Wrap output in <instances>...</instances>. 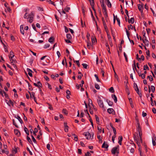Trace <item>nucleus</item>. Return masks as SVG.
Listing matches in <instances>:
<instances>
[{"label":"nucleus","instance_id":"obj_30","mask_svg":"<svg viewBox=\"0 0 156 156\" xmlns=\"http://www.w3.org/2000/svg\"><path fill=\"white\" fill-rule=\"evenodd\" d=\"M102 2L101 1H100V2L101 3V7H102V8L106 7V6L104 3V0H102Z\"/></svg>","mask_w":156,"mask_h":156},{"label":"nucleus","instance_id":"obj_12","mask_svg":"<svg viewBox=\"0 0 156 156\" xmlns=\"http://www.w3.org/2000/svg\"><path fill=\"white\" fill-rule=\"evenodd\" d=\"M118 140H119V141H118L119 144V145H122V136H119L118 137Z\"/></svg>","mask_w":156,"mask_h":156},{"label":"nucleus","instance_id":"obj_17","mask_svg":"<svg viewBox=\"0 0 156 156\" xmlns=\"http://www.w3.org/2000/svg\"><path fill=\"white\" fill-rule=\"evenodd\" d=\"M134 18L133 17L131 18L130 20L129 19L128 22L129 23L133 24L134 22Z\"/></svg>","mask_w":156,"mask_h":156},{"label":"nucleus","instance_id":"obj_34","mask_svg":"<svg viewBox=\"0 0 156 156\" xmlns=\"http://www.w3.org/2000/svg\"><path fill=\"white\" fill-rule=\"evenodd\" d=\"M83 67L86 69H87L88 68V65L86 64L83 63L82 64Z\"/></svg>","mask_w":156,"mask_h":156},{"label":"nucleus","instance_id":"obj_57","mask_svg":"<svg viewBox=\"0 0 156 156\" xmlns=\"http://www.w3.org/2000/svg\"><path fill=\"white\" fill-rule=\"evenodd\" d=\"M146 69L149 70V68L147 65H145L144 66V70H146Z\"/></svg>","mask_w":156,"mask_h":156},{"label":"nucleus","instance_id":"obj_61","mask_svg":"<svg viewBox=\"0 0 156 156\" xmlns=\"http://www.w3.org/2000/svg\"><path fill=\"white\" fill-rule=\"evenodd\" d=\"M104 27L105 28V31L106 32H108V27H107V25L104 26Z\"/></svg>","mask_w":156,"mask_h":156},{"label":"nucleus","instance_id":"obj_52","mask_svg":"<svg viewBox=\"0 0 156 156\" xmlns=\"http://www.w3.org/2000/svg\"><path fill=\"white\" fill-rule=\"evenodd\" d=\"M94 76L95 77V78H96L97 81L98 82H100V80L99 79L98 76L96 74H95Z\"/></svg>","mask_w":156,"mask_h":156},{"label":"nucleus","instance_id":"obj_7","mask_svg":"<svg viewBox=\"0 0 156 156\" xmlns=\"http://www.w3.org/2000/svg\"><path fill=\"white\" fill-rule=\"evenodd\" d=\"M137 127L136 128L137 131L139 133V135H141V134H142V132L141 130V128L140 126V125L137 126Z\"/></svg>","mask_w":156,"mask_h":156},{"label":"nucleus","instance_id":"obj_49","mask_svg":"<svg viewBox=\"0 0 156 156\" xmlns=\"http://www.w3.org/2000/svg\"><path fill=\"white\" fill-rule=\"evenodd\" d=\"M116 20L118 22V25H119V27H120V20L119 19V18H118L117 17V16H116Z\"/></svg>","mask_w":156,"mask_h":156},{"label":"nucleus","instance_id":"obj_50","mask_svg":"<svg viewBox=\"0 0 156 156\" xmlns=\"http://www.w3.org/2000/svg\"><path fill=\"white\" fill-rule=\"evenodd\" d=\"M114 76L115 78L118 81V77L116 73L115 70H114Z\"/></svg>","mask_w":156,"mask_h":156},{"label":"nucleus","instance_id":"obj_37","mask_svg":"<svg viewBox=\"0 0 156 156\" xmlns=\"http://www.w3.org/2000/svg\"><path fill=\"white\" fill-rule=\"evenodd\" d=\"M1 151H2V153H5L7 154H8L9 153V151H8L7 150L5 151V150H2Z\"/></svg>","mask_w":156,"mask_h":156},{"label":"nucleus","instance_id":"obj_29","mask_svg":"<svg viewBox=\"0 0 156 156\" xmlns=\"http://www.w3.org/2000/svg\"><path fill=\"white\" fill-rule=\"evenodd\" d=\"M46 1L47 2H48L49 4H52L54 6L55 5V3L52 2L51 0H46Z\"/></svg>","mask_w":156,"mask_h":156},{"label":"nucleus","instance_id":"obj_27","mask_svg":"<svg viewBox=\"0 0 156 156\" xmlns=\"http://www.w3.org/2000/svg\"><path fill=\"white\" fill-rule=\"evenodd\" d=\"M95 116L97 123V124H99L100 123V120L99 117L96 115H95Z\"/></svg>","mask_w":156,"mask_h":156},{"label":"nucleus","instance_id":"obj_60","mask_svg":"<svg viewBox=\"0 0 156 156\" xmlns=\"http://www.w3.org/2000/svg\"><path fill=\"white\" fill-rule=\"evenodd\" d=\"M150 100H151V105L152 106H154V103H153V99H152V98H150Z\"/></svg>","mask_w":156,"mask_h":156},{"label":"nucleus","instance_id":"obj_23","mask_svg":"<svg viewBox=\"0 0 156 156\" xmlns=\"http://www.w3.org/2000/svg\"><path fill=\"white\" fill-rule=\"evenodd\" d=\"M20 30L21 33L23 35L24 34V30H23V27L22 25L20 26Z\"/></svg>","mask_w":156,"mask_h":156},{"label":"nucleus","instance_id":"obj_4","mask_svg":"<svg viewBox=\"0 0 156 156\" xmlns=\"http://www.w3.org/2000/svg\"><path fill=\"white\" fill-rule=\"evenodd\" d=\"M134 148H136L135 145L134 143L130 144V145H128V148L130 150L131 153H133L135 151Z\"/></svg>","mask_w":156,"mask_h":156},{"label":"nucleus","instance_id":"obj_1","mask_svg":"<svg viewBox=\"0 0 156 156\" xmlns=\"http://www.w3.org/2000/svg\"><path fill=\"white\" fill-rule=\"evenodd\" d=\"M139 136L140 138H139V136H136L135 135H134V138L135 140V141H136V143H137L138 145L139 146L140 144V143L139 142L140 141L141 142L142 141V134H141V135H139Z\"/></svg>","mask_w":156,"mask_h":156},{"label":"nucleus","instance_id":"obj_26","mask_svg":"<svg viewBox=\"0 0 156 156\" xmlns=\"http://www.w3.org/2000/svg\"><path fill=\"white\" fill-rule=\"evenodd\" d=\"M14 132L16 135H17L18 136L20 135V133L17 129H14Z\"/></svg>","mask_w":156,"mask_h":156},{"label":"nucleus","instance_id":"obj_56","mask_svg":"<svg viewBox=\"0 0 156 156\" xmlns=\"http://www.w3.org/2000/svg\"><path fill=\"white\" fill-rule=\"evenodd\" d=\"M125 29L126 31V34L127 35V36L128 38H129V32L128 31L127 29L126 28H125Z\"/></svg>","mask_w":156,"mask_h":156},{"label":"nucleus","instance_id":"obj_8","mask_svg":"<svg viewBox=\"0 0 156 156\" xmlns=\"http://www.w3.org/2000/svg\"><path fill=\"white\" fill-rule=\"evenodd\" d=\"M34 85L35 86L39 88V89L40 88V87H42V85L41 83L40 82V81H38L37 82V83H34Z\"/></svg>","mask_w":156,"mask_h":156},{"label":"nucleus","instance_id":"obj_62","mask_svg":"<svg viewBox=\"0 0 156 156\" xmlns=\"http://www.w3.org/2000/svg\"><path fill=\"white\" fill-rule=\"evenodd\" d=\"M136 59L138 60L139 61H141V58H139V55L138 54L136 55Z\"/></svg>","mask_w":156,"mask_h":156},{"label":"nucleus","instance_id":"obj_14","mask_svg":"<svg viewBox=\"0 0 156 156\" xmlns=\"http://www.w3.org/2000/svg\"><path fill=\"white\" fill-rule=\"evenodd\" d=\"M133 71L134 72H135L134 71V69H135L136 71H137L136 67V63H135V60H134L133 61Z\"/></svg>","mask_w":156,"mask_h":156},{"label":"nucleus","instance_id":"obj_59","mask_svg":"<svg viewBox=\"0 0 156 156\" xmlns=\"http://www.w3.org/2000/svg\"><path fill=\"white\" fill-rule=\"evenodd\" d=\"M150 9H151V11L153 13V15L155 17H156V14L155 13V12L153 10V9L151 8H150Z\"/></svg>","mask_w":156,"mask_h":156},{"label":"nucleus","instance_id":"obj_32","mask_svg":"<svg viewBox=\"0 0 156 156\" xmlns=\"http://www.w3.org/2000/svg\"><path fill=\"white\" fill-rule=\"evenodd\" d=\"M72 136H73V137H74L75 140L76 141H77L78 140V137L75 134H73Z\"/></svg>","mask_w":156,"mask_h":156},{"label":"nucleus","instance_id":"obj_51","mask_svg":"<svg viewBox=\"0 0 156 156\" xmlns=\"http://www.w3.org/2000/svg\"><path fill=\"white\" fill-rule=\"evenodd\" d=\"M102 9L103 10L104 13H106V12L107 13V11L106 7L102 8Z\"/></svg>","mask_w":156,"mask_h":156},{"label":"nucleus","instance_id":"obj_58","mask_svg":"<svg viewBox=\"0 0 156 156\" xmlns=\"http://www.w3.org/2000/svg\"><path fill=\"white\" fill-rule=\"evenodd\" d=\"M123 54H124V56L125 57V59H126V61L127 62L128 61V58H127V56L126 53L125 52H124Z\"/></svg>","mask_w":156,"mask_h":156},{"label":"nucleus","instance_id":"obj_2","mask_svg":"<svg viewBox=\"0 0 156 156\" xmlns=\"http://www.w3.org/2000/svg\"><path fill=\"white\" fill-rule=\"evenodd\" d=\"M111 153L113 154H115L116 153L118 154L119 153V147L118 145L113 147L111 150Z\"/></svg>","mask_w":156,"mask_h":156},{"label":"nucleus","instance_id":"obj_15","mask_svg":"<svg viewBox=\"0 0 156 156\" xmlns=\"http://www.w3.org/2000/svg\"><path fill=\"white\" fill-rule=\"evenodd\" d=\"M112 97L113 98V99L114 100V101L115 103H116L117 99V98L116 95L115 94L112 95Z\"/></svg>","mask_w":156,"mask_h":156},{"label":"nucleus","instance_id":"obj_36","mask_svg":"<svg viewBox=\"0 0 156 156\" xmlns=\"http://www.w3.org/2000/svg\"><path fill=\"white\" fill-rule=\"evenodd\" d=\"M90 2V4L91 6L92 7L94 6V0H92V1H90V0H89Z\"/></svg>","mask_w":156,"mask_h":156},{"label":"nucleus","instance_id":"obj_20","mask_svg":"<svg viewBox=\"0 0 156 156\" xmlns=\"http://www.w3.org/2000/svg\"><path fill=\"white\" fill-rule=\"evenodd\" d=\"M54 40V38L52 37H51L48 39V41L50 43H52Z\"/></svg>","mask_w":156,"mask_h":156},{"label":"nucleus","instance_id":"obj_3","mask_svg":"<svg viewBox=\"0 0 156 156\" xmlns=\"http://www.w3.org/2000/svg\"><path fill=\"white\" fill-rule=\"evenodd\" d=\"M84 135L86 137V138L87 139H93L94 136V133H93L90 134L88 132H86L84 133Z\"/></svg>","mask_w":156,"mask_h":156},{"label":"nucleus","instance_id":"obj_18","mask_svg":"<svg viewBox=\"0 0 156 156\" xmlns=\"http://www.w3.org/2000/svg\"><path fill=\"white\" fill-rule=\"evenodd\" d=\"M27 16H28V17L27 18V19H29V18H30V17H34V14L33 12H31L30 13L29 15H27Z\"/></svg>","mask_w":156,"mask_h":156},{"label":"nucleus","instance_id":"obj_22","mask_svg":"<svg viewBox=\"0 0 156 156\" xmlns=\"http://www.w3.org/2000/svg\"><path fill=\"white\" fill-rule=\"evenodd\" d=\"M107 111L109 114L112 113L113 112H114V109L112 108H108L107 110Z\"/></svg>","mask_w":156,"mask_h":156},{"label":"nucleus","instance_id":"obj_63","mask_svg":"<svg viewBox=\"0 0 156 156\" xmlns=\"http://www.w3.org/2000/svg\"><path fill=\"white\" fill-rule=\"evenodd\" d=\"M50 46V45L49 44H45L44 46V48H48Z\"/></svg>","mask_w":156,"mask_h":156},{"label":"nucleus","instance_id":"obj_46","mask_svg":"<svg viewBox=\"0 0 156 156\" xmlns=\"http://www.w3.org/2000/svg\"><path fill=\"white\" fill-rule=\"evenodd\" d=\"M31 137L34 142L35 143H36V141L35 138H34V136L32 135H31Z\"/></svg>","mask_w":156,"mask_h":156},{"label":"nucleus","instance_id":"obj_45","mask_svg":"<svg viewBox=\"0 0 156 156\" xmlns=\"http://www.w3.org/2000/svg\"><path fill=\"white\" fill-rule=\"evenodd\" d=\"M95 87L97 89H98V90H99L100 88V87L99 85L97 84H95Z\"/></svg>","mask_w":156,"mask_h":156},{"label":"nucleus","instance_id":"obj_21","mask_svg":"<svg viewBox=\"0 0 156 156\" xmlns=\"http://www.w3.org/2000/svg\"><path fill=\"white\" fill-rule=\"evenodd\" d=\"M29 93L30 94V98H34L35 97V93L34 92H32L31 93L30 91H28Z\"/></svg>","mask_w":156,"mask_h":156},{"label":"nucleus","instance_id":"obj_25","mask_svg":"<svg viewBox=\"0 0 156 156\" xmlns=\"http://www.w3.org/2000/svg\"><path fill=\"white\" fill-rule=\"evenodd\" d=\"M135 90L136 91L137 93L139 95L140 97H141L142 96V94L141 92H140L139 89L138 88H137V89H136V88H135Z\"/></svg>","mask_w":156,"mask_h":156},{"label":"nucleus","instance_id":"obj_53","mask_svg":"<svg viewBox=\"0 0 156 156\" xmlns=\"http://www.w3.org/2000/svg\"><path fill=\"white\" fill-rule=\"evenodd\" d=\"M109 90L110 92L112 93H113L114 92V88L112 87L109 88Z\"/></svg>","mask_w":156,"mask_h":156},{"label":"nucleus","instance_id":"obj_13","mask_svg":"<svg viewBox=\"0 0 156 156\" xmlns=\"http://www.w3.org/2000/svg\"><path fill=\"white\" fill-rule=\"evenodd\" d=\"M27 71L28 72V74L29 76L32 77V71L29 68H27Z\"/></svg>","mask_w":156,"mask_h":156},{"label":"nucleus","instance_id":"obj_11","mask_svg":"<svg viewBox=\"0 0 156 156\" xmlns=\"http://www.w3.org/2000/svg\"><path fill=\"white\" fill-rule=\"evenodd\" d=\"M143 7V5H141L140 4L138 5V8L139 10L141 12V13H142L143 11L142 9Z\"/></svg>","mask_w":156,"mask_h":156},{"label":"nucleus","instance_id":"obj_64","mask_svg":"<svg viewBox=\"0 0 156 156\" xmlns=\"http://www.w3.org/2000/svg\"><path fill=\"white\" fill-rule=\"evenodd\" d=\"M91 155V154H90L89 152H87L85 154V156H90Z\"/></svg>","mask_w":156,"mask_h":156},{"label":"nucleus","instance_id":"obj_41","mask_svg":"<svg viewBox=\"0 0 156 156\" xmlns=\"http://www.w3.org/2000/svg\"><path fill=\"white\" fill-rule=\"evenodd\" d=\"M34 17H30V18H29V20H28V21L30 23H31L33 22V19H34Z\"/></svg>","mask_w":156,"mask_h":156},{"label":"nucleus","instance_id":"obj_24","mask_svg":"<svg viewBox=\"0 0 156 156\" xmlns=\"http://www.w3.org/2000/svg\"><path fill=\"white\" fill-rule=\"evenodd\" d=\"M107 2V5L108 6L109 8H111L112 6V4L109 0H106Z\"/></svg>","mask_w":156,"mask_h":156},{"label":"nucleus","instance_id":"obj_9","mask_svg":"<svg viewBox=\"0 0 156 156\" xmlns=\"http://www.w3.org/2000/svg\"><path fill=\"white\" fill-rule=\"evenodd\" d=\"M143 42L145 44V45L147 46H148L149 45V41L146 39H142Z\"/></svg>","mask_w":156,"mask_h":156},{"label":"nucleus","instance_id":"obj_6","mask_svg":"<svg viewBox=\"0 0 156 156\" xmlns=\"http://www.w3.org/2000/svg\"><path fill=\"white\" fill-rule=\"evenodd\" d=\"M98 98L99 99H98L97 101L99 105L100 108L104 109V106L103 101L101 100V98L100 97H99Z\"/></svg>","mask_w":156,"mask_h":156},{"label":"nucleus","instance_id":"obj_44","mask_svg":"<svg viewBox=\"0 0 156 156\" xmlns=\"http://www.w3.org/2000/svg\"><path fill=\"white\" fill-rule=\"evenodd\" d=\"M48 104L49 106L48 108L51 110H53V108L52 106L49 103H48Z\"/></svg>","mask_w":156,"mask_h":156},{"label":"nucleus","instance_id":"obj_40","mask_svg":"<svg viewBox=\"0 0 156 156\" xmlns=\"http://www.w3.org/2000/svg\"><path fill=\"white\" fill-rule=\"evenodd\" d=\"M107 102L109 105L112 106L113 105V103L112 101L109 100L108 101H107Z\"/></svg>","mask_w":156,"mask_h":156},{"label":"nucleus","instance_id":"obj_54","mask_svg":"<svg viewBox=\"0 0 156 156\" xmlns=\"http://www.w3.org/2000/svg\"><path fill=\"white\" fill-rule=\"evenodd\" d=\"M5 91L4 90L0 89V94L3 96H4L3 94H4Z\"/></svg>","mask_w":156,"mask_h":156},{"label":"nucleus","instance_id":"obj_28","mask_svg":"<svg viewBox=\"0 0 156 156\" xmlns=\"http://www.w3.org/2000/svg\"><path fill=\"white\" fill-rule=\"evenodd\" d=\"M7 104L9 105V106H10L11 105H12V106H13V105H14V103L11 100H9V102H8V103L7 102Z\"/></svg>","mask_w":156,"mask_h":156},{"label":"nucleus","instance_id":"obj_35","mask_svg":"<svg viewBox=\"0 0 156 156\" xmlns=\"http://www.w3.org/2000/svg\"><path fill=\"white\" fill-rule=\"evenodd\" d=\"M150 89L153 93H154V92L155 88L154 86H151Z\"/></svg>","mask_w":156,"mask_h":156},{"label":"nucleus","instance_id":"obj_48","mask_svg":"<svg viewBox=\"0 0 156 156\" xmlns=\"http://www.w3.org/2000/svg\"><path fill=\"white\" fill-rule=\"evenodd\" d=\"M37 132H38V130H37V129L36 128H35L34 129V131H33V134L34 135L36 136V133H37Z\"/></svg>","mask_w":156,"mask_h":156},{"label":"nucleus","instance_id":"obj_31","mask_svg":"<svg viewBox=\"0 0 156 156\" xmlns=\"http://www.w3.org/2000/svg\"><path fill=\"white\" fill-rule=\"evenodd\" d=\"M66 37L67 39L69 40L71 39L72 38V36L69 34H68L66 35Z\"/></svg>","mask_w":156,"mask_h":156},{"label":"nucleus","instance_id":"obj_10","mask_svg":"<svg viewBox=\"0 0 156 156\" xmlns=\"http://www.w3.org/2000/svg\"><path fill=\"white\" fill-rule=\"evenodd\" d=\"M108 145L107 143H105V142L104 141L102 145V147L108 149Z\"/></svg>","mask_w":156,"mask_h":156},{"label":"nucleus","instance_id":"obj_43","mask_svg":"<svg viewBox=\"0 0 156 156\" xmlns=\"http://www.w3.org/2000/svg\"><path fill=\"white\" fill-rule=\"evenodd\" d=\"M142 34H143V38H144V39H146L147 37L145 36V35L146 34V32L145 31H143L142 32Z\"/></svg>","mask_w":156,"mask_h":156},{"label":"nucleus","instance_id":"obj_47","mask_svg":"<svg viewBox=\"0 0 156 156\" xmlns=\"http://www.w3.org/2000/svg\"><path fill=\"white\" fill-rule=\"evenodd\" d=\"M13 124L17 128H18V125L16 124V123L15 122L14 119H13L12 120Z\"/></svg>","mask_w":156,"mask_h":156},{"label":"nucleus","instance_id":"obj_55","mask_svg":"<svg viewBox=\"0 0 156 156\" xmlns=\"http://www.w3.org/2000/svg\"><path fill=\"white\" fill-rule=\"evenodd\" d=\"M73 61H74V62H76V64L78 65V66L79 67V66H80V63H79V60L75 61L74 60H73Z\"/></svg>","mask_w":156,"mask_h":156},{"label":"nucleus","instance_id":"obj_39","mask_svg":"<svg viewBox=\"0 0 156 156\" xmlns=\"http://www.w3.org/2000/svg\"><path fill=\"white\" fill-rule=\"evenodd\" d=\"M62 113L64 114H65L66 115L68 114V112L67 110L65 109H63L62 111Z\"/></svg>","mask_w":156,"mask_h":156},{"label":"nucleus","instance_id":"obj_33","mask_svg":"<svg viewBox=\"0 0 156 156\" xmlns=\"http://www.w3.org/2000/svg\"><path fill=\"white\" fill-rule=\"evenodd\" d=\"M105 15V17L106 21L107 22L108 19V15L107 13H104Z\"/></svg>","mask_w":156,"mask_h":156},{"label":"nucleus","instance_id":"obj_5","mask_svg":"<svg viewBox=\"0 0 156 156\" xmlns=\"http://www.w3.org/2000/svg\"><path fill=\"white\" fill-rule=\"evenodd\" d=\"M14 54L13 52L12 51H11L10 52V54L9 55V57L10 59V61H11L12 60V61L11 62V63L12 64V65L15 66V64L13 63H12L13 62V61H15V60L14 59H13L12 58L14 57Z\"/></svg>","mask_w":156,"mask_h":156},{"label":"nucleus","instance_id":"obj_38","mask_svg":"<svg viewBox=\"0 0 156 156\" xmlns=\"http://www.w3.org/2000/svg\"><path fill=\"white\" fill-rule=\"evenodd\" d=\"M148 78L149 80L150 81H152L153 80V79L152 77V76L151 75H150V76H148L147 77V78Z\"/></svg>","mask_w":156,"mask_h":156},{"label":"nucleus","instance_id":"obj_42","mask_svg":"<svg viewBox=\"0 0 156 156\" xmlns=\"http://www.w3.org/2000/svg\"><path fill=\"white\" fill-rule=\"evenodd\" d=\"M27 139L28 140V141L31 144L32 143V141L31 140V139L28 136H27Z\"/></svg>","mask_w":156,"mask_h":156},{"label":"nucleus","instance_id":"obj_19","mask_svg":"<svg viewBox=\"0 0 156 156\" xmlns=\"http://www.w3.org/2000/svg\"><path fill=\"white\" fill-rule=\"evenodd\" d=\"M16 118L19 121V122L21 124L23 123V121L20 116L17 115L16 117Z\"/></svg>","mask_w":156,"mask_h":156},{"label":"nucleus","instance_id":"obj_16","mask_svg":"<svg viewBox=\"0 0 156 156\" xmlns=\"http://www.w3.org/2000/svg\"><path fill=\"white\" fill-rule=\"evenodd\" d=\"M97 138L99 140V143H102V137H100V136L99 135H98L97 134Z\"/></svg>","mask_w":156,"mask_h":156}]
</instances>
